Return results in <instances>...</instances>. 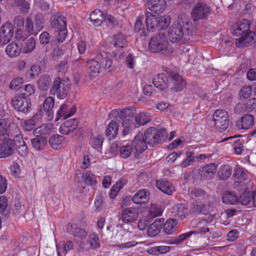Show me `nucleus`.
I'll use <instances>...</instances> for the list:
<instances>
[{"mask_svg": "<svg viewBox=\"0 0 256 256\" xmlns=\"http://www.w3.org/2000/svg\"><path fill=\"white\" fill-rule=\"evenodd\" d=\"M22 128L26 130L30 131L33 130L36 126L35 120L34 118L24 121L22 122Z\"/></svg>", "mask_w": 256, "mask_h": 256, "instance_id": "6e6d98bb", "label": "nucleus"}, {"mask_svg": "<svg viewBox=\"0 0 256 256\" xmlns=\"http://www.w3.org/2000/svg\"><path fill=\"white\" fill-rule=\"evenodd\" d=\"M117 148L118 149V152L121 157L124 158H128L133 152L130 144L126 141L120 143L117 142H113L110 146L111 151L114 152Z\"/></svg>", "mask_w": 256, "mask_h": 256, "instance_id": "2eb2a0df", "label": "nucleus"}, {"mask_svg": "<svg viewBox=\"0 0 256 256\" xmlns=\"http://www.w3.org/2000/svg\"><path fill=\"white\" fill-rule=\"evenodd\" d=\"M250 23L243 20L234 24L232 28V33L236 36L241 37L236 39V44L238 48L246 46L256 42V32H250Z\"/></svg>", "mask_w": 256, "mask_h": 256, "instance_id": "f03ea898", "label": "nucleus"}, {"mask_svg": "<svg viewBox=\"0 0 256 256\" xmlns=\"http://www.w3.org/2000/svg\"><path fill=\"white\" fill-rule=\"evenodd\" d=\"M14 108L19 112H26L32 106L30 100L24 94L16 95L12 100Z\"/></svg>", "mask_w": 256, "mask_h": 256, "instance_id": "ddd939ff", "label": "nucleus"}, {"mask_svg": "<svg viewBox=\"0 0 256 256\" xmlns=\"http://www.w3.org/2000/svg\"><path fill=\"white\" fill-rule=\"evenodd\" d=\"M217 170V166L210 164L204 166L200 170V174L203 178L210 179L215 174Z\"/></svg>", "mask_w": 256, "mask_h": 256, "instance_id": "5701e85b", "label": "nucleus"}, {"mask_svg": "<svg viewBox=\"0 0 256 256\" xmlns=\"http://www.w3.org/2000/svg\"><path fill=\"white\" fill-rule=\"evenodd\" d=\"M136 56L132 54H128L125 60V65L129 69H133L136 65Z\"/></svg>", "mask_w": 256, "mask_h": 256, "instance_id": "5fc2aeb1", "label": "nucleus"}, {"mask_svg": "<svg viewBox=\"0 0 256 256\" xmlns=\"http://www.w3.org/2000/svg\"><path fill=\"white\" fill-rule=\"evenodd\" d=\"M148 48L152 52H161L164 55H168L174 52L173 48L169 44L166 36L162 34H158L152 37L150 40Z\"/></svg>", "mask_w": 256, "mask_h": 256, "instance_id": "20e7f679", "label": "nucleus"}, {"mask_svg": "<svg viewBox=\"0 0 256 256\" xmlns=\"http://www.w3.org/2000/svg\"><path fill=\"white\" fill-rule=\"evenodd\" d=\"M24 82L23 78L16 77L10 82L9 88L11 90L17 89L24 83Z\"/></svg>", "mask_w": 256, "mask_h": 256, "instance_id": "13d9d810", "label": "nucleus"}, {"mask_svg": "<svg viewBox=\"0 0 256 256\" xmlns=\"http://www.w3.org/2000/svg\"><path fill=\"white\" fill-rule=\"evenodd\" d=\"M16 134L14 136L16 140L14 142L16 144V146L18 147V150L19 154L22 156H25L28 152L27 146L22 140L19 131L16 128Z\"/></svg>", "mask_w": 256, "mask_h": 256, "instance_id": "c756f323", "label": "nucleus"}, {"mask_svg": "<svg viewBox=\"0 0 256 256\" xmlns=\"http://www.w3.org/2000/svg\"><path fill=\"white\" fill-rule=\"evenodd\" d=\"M54 100L52 96L47 97L44 102L43 108L45 112L52 113L53 107L54 106Z\"/></svg>", "mask_w": 256, "mask_h": 256, "instance_id": "8fccbe9b", "label": "nucleus"}, {"mask_svg": "<svg viewBox=\"0 0 256 256\" xmlns=\"http://www.w3.org/2000/svg\"><path fill=\"white\" fill-rule=\"evenodd\" d=\"M51 92L54 94L56 95L58 98L63 99L67 94L68 86L60 78H57L54 82Z\"/></svg>", "mask_w": 256, "mask_h": 256, "instance_id": "dca6fc26", "label": "nucleus"}, {"mask_svg": "<svg viewBox=\"0 0 256 256\" xmlns=\"http://www.w3.org/2000/svg\"><path fill=\"white\" fill-rule=\"evenodd\" d=\"M14 24L16 28V36L18 39H23L32 34L34 25L32 20L27 18L26 24L24 19L20 16H16L14 19Z\"/></svg>", "mask_w": 256, "mask_h": 256, "instance_id": "423d86ee", "label": "nucleus"}, {"mask_svg": "<svg viewBox=\"0 0 256 256\" xmlns=\"http://www.w3.org/2000/svg\"><path fill=\"white\" fill-rule=\"evenodd\" d=\"M148 8L152 12L160 14L164 12L166 6V0H148Z\"/></svg>", "mask_w": 256, "mask_h": 256, "instance_id": "412c9836", "label": "nucleus"}, {"mask_svg": "<svg viewBox=\"0 0 256 256\" xmlns=\"http://www.w3.org/2000/svg\"><path fill=\"white\" fill-rule=\"evenodd\" d=\"M66 142L65 138L58 134L50 136L48 140V143L52 148L54 150H60L63 147Z\"/></svg>", "mask_w": 256, "mask_h": 256, "instance_id": "b1692460", "label": "nucleus"}, {"mask_svg": "<svg viewBox=\"0 0 256 256\" xmlns=\"http://www.w3.org/2000/svg\"><path fill=\"white\" fill-rule=\"evenodd\" d=\"M10 172L14 177H18L21 173V169L18 164L14 162L10 166Z\"/></svg>", "mask_w": 256, "mask_h": 256, "instance_id": "e2e57ef3", "label": "nucleus"}, {"mask_svg": "<svg viewBox=\"0 0 256 256\" xmlns=\"http://www.w3.org/2000/svg\"><path fill=\"white\" fill-rule=\"evenodd\" d=\"M118 124L114 120H111L106 128V134L110 139H114L118 135Z\"/></svg>", "mask_w": 256, "mask_h": 256, "instance_id": "473e14b6", "label": "nucleus"}, {"mask_svg": "<svg viewBox=\"0 0 256 256\" xmlns=\"http://www.w3.org/2000/svg\"><path fill=\"white\" fill-rule=\"evenodd\" d=\"M22 50L18 43L12 42L8 44L6 48V52L10 58H16L18 56Z\"/></svg>", "mask_w": 256, "mask_h": 256, "instance_id": "2f4dec72", "label": "nucleus"}, {"mask_svg": "<svg viewBox=\"0 0 256 256\" xmlns=\"http://www.w3.org/2000/svg\"><path fill=\"white\" fill-rule=\"evenodd\" d=\"M131 111L130 109L114 110L110 112V115L119 118H120L125 117L124 120L122 122V127L123 128L122 134L124 136L127 135L129 132L138 127L134 120L133 116H127L130 114Z\"/></svg>", "mask_w": 256, "mask_h": 256, "instance_id": "0eeeda50", "label": "nucleus"}, {"mask_svg": "<svg viewBox=\"0 0 256 256\" xmlns=\"http://www.w3.org/2000/svg\"><path fill=\"white\" fill-rule=\"evenodd\" d=\"M163 222L159 220H156L152 224H151L148 228V234L150 236H154L160 231Z\"/></svg>", "mask_w": 256, "mask_h": 256, "instance_id": "e433bc0d", "label": "nucleus"}, {"mask_svg": "<svg viewBox=\"0 0 256 256\" xmlns=\"http://www.w3.org/2000/svg\"><path fill=\"white\" fill-rule=\"evenodd\" d=\"M54 132V128L52 125L51 124H46L34 129V134L36 136H42L49 134Z\"/></svg>", "mask_w": 256, "mask_h": 256, "instance_id": "72a5a7b5", "label": "nucleus"}, {"mask_svg": "<svg viewBox=\"0 0 256 256\" xmlns=\"http://www.w3.org/2000/svg\"><path fill=\"white\" fill-rule=\"evenodd\" d=\"M163 210H164L161 206L156 204H152L148 210L150 217L154 218L160 216L162 215Z\"/></svg>", "mask_w": 256, "mask_h": 256, "instance_id": "49530a36", "label": "nucleus"}, {"mask_svg": "<svg viewBox=\"0 0 256 256\" xmlns=\"http://www.w3.org/2000/svg\"><path fill=\"white\" fill-rule=\"evenodd\" d=\"M110 40L112 44L116 48H124L128 44L126 36L121 33L113 35Z\"/></svg>", "mask_w": 256, "mask_h": 256, "instance_id": "393cba45", "label": "nucleus"}, {"mask_svg": "<svg viewBox=\"0 0 256 256\" xmlns=\"http://www.w3.org/2000/svg\"><path fill=\"white\" fill-rule=\"evenodd\" d=\"M232 170L230 166H222L219 170L218 174L220 178L226 180L231 175Z\"/></svg>", "mask_w": 256, "mask_h": 256, "instance_id": "603ef678", "label": "nucleus"}, {"mask_svg": "<svg viewBox=\"0 0 256 256\" xmlns=\"http://www.w3.org/2000/svg\"><path fill=\"white\" fill-rule=\"evenodd\" d=\"M104 14L100 10L96 9L90 14L92 24L95 26H100L104 21Z\"/></svg>", "mask_w": 256, "mask_h": 256, "instance_id": "c85d7f7f", "label": "nucleus"}, {"mask_svg": "<svg viewBox=\"0 0 256 256\" xmlns=\"http://www.w3.org/2000/svg\"><path fill=\"white\" fill-rule=\"evenodd\" d=\"M167 131L164 128H150L144 133V138L149 145L160 143L167 136Z\"/></svg>", "mask_w": 256, "mask_h": 256, "instance_id": "6e6552de", "label": "nucleus"}, {"mask_svg": "<svg viewBox=\"0 0 256 256\" xmlns=\"http://www.w3.org/2000/svg\"><path fill=\"white\" fill-rule=\"evenodd\" d=\"M222 202L226 204H236L238 202V198L234 193L226 192L222 195Z\"/></svg>", "mask_w": 256, "mask_h": 256, "instance_id": "79ce46f5", "label": "nucleus"}, {"mask_svg": "<svg viewBox=\"0 0 256 256\" xmlns=\"http://www.w3.org/2000/svg\"><path fill=\"white\" fill-rule=\"evenodd\" d=\"M170 246H156L150 248L148 252L150 254L154 255L164 254L168 252L170 250Z\"/></svg>", "mask_w": 256, "mask_h": 256, "instance_id": "a18cd8bd", "label": "nucleus"}, {"mask_svg": "<svg viewBox=\"0 0 256 256\" xmlns=\"http://www.w3.org/2000/svg\"><path fill=\"white\" fill-rule=\"evenodd\" d=\"M215 126L222 130H225L228 126V113L223 110H217L213 115Z\"/></svg>", "mask_w": 256, "mask_h": 256, "instance_id": "9b49d317", "label": "nucleus"}, {"mask_svg": "<svg viewBox=\"0 0 256 256\" xmlns=\"http://www.w3.org/2000/svg\"><path fill=\"white\" fill-rule=\"evenodd\" d=\"M16 144L11 138L4 140L0 142V158H5L11 156L16 148Z\"/></svg>", "mask_w": 256, "mask_h": 256, "instance_id": "f3484780", "label": "nucleus"}, {"mask_svg": "<svg viewBox=\"0 0 256 256\" xmlns=\"http://www.w3.org/2000/svg\"><path fill=\"white\" fill-rule=\"evenodd\" d=\"M156 185L158 190L167 194H172L175 191L174 186L164 180H156Z\"/></svg>", "mask_w": 256, "mask_h": 256, "instance_id": "a878e982", "label": "nucleus"}, {"mask_svg": "<svg viewBox=\"0 0 256 256\" xmlns=\"http://www.w3.org/2000/svg\"><path fill=\"white\" fill-rule=\"evenodd\" d=\"M195 31L196 28L190 22L188 16L182 14L174 22L168 32V36L172 43H184L192 38Z\"/></svg>", "mask_w": 256, "mask_h": 256, "instance_id": "f257e3e1", "label": "nucleus"}, {"mask_svg": "<svg viewBox=\"0 0 256 256\" xmlns=\"http://www.w3.org/2000/svg\"><path fill=\"white\" fill-rule=\"evenodd\" d=\"M103 22L111 28L118 26V20L114 16L108 14H104Z\"/></svg>", "mask_w": 256, "mask_h": 256, "instance_id": "3c124183", "label": "nucleus"}, {"mask_svg": "<svg viewBox=\"0 0 256 256\" xmlns=\"http://www.w3.org/2000/svg\"><path fill=\"white\" fill-rule=\"evenodd\" d=\"M210 0L206 2L204 1H197L194 6L191 12L192 18L194 21L205 20L209 16L212 12L208 4Z\"/></svg>", "mask_w": 256, "mask_h": 256, "instance_id": "1a4fd4ad", "label": "nucleus"}, {"mask_svg": "<svg viewBox=\"0 0 256 256\" xmlns=\"http://www.w3.org/2000/svg\"><path fill=\"white\" fill-rule=\"evenodd\" d=\"M172 216L180 220L186 218L188 214V210L184 204H176L173 206L171 211Z\"/></svg>", "mask_w": 256, "mask_h": 256, "instance_id": "bb28decb", "label": "nucleus"}, {"mask_svg": "<svg viewBox=\"0 0 256 256\" xmlns=\"http://www.w3.org/2000/svg\"><path fill=\"white\" fill-rule=\"evenodd\" d=\"M254 124V118L251 114H246L244 116L240 121L238 122V124L242 128L246 129L250 128Z\"/></svg>", "mask_w": 256, "mask_h": 256, "instance_id": "ea45409f", "label": "nucleus"}, {"mask_svg": "<svg viewBox=\"0 0 256 256\" xmlns=\"http://www.w3.org/2000/svg\"><path fill=\"white\" fill-rule=\"evenodd\" d=\"M40 68L38 64L32 65L26 73V76L31 80L34 79L40 72Z\"/></svg>", "mask_w": 256, "mask_h": 256, "instance_id": "09e8293b", "label": "nucleus"}, {"mask_svg": "<svg viewBox=\"0 0 256 256\" xmlns=\"http://www.w3.org/2000/svg\"><path fill=\"white\" fill-rule=\"evenodd\" d=\"M178 222L172 218L168 219L164 224L163 230L167 234H172L176 230Z\"/></svg>", "mask_w": 256, "mask_h": 256, "instance_id": "4c0bfd02", "label": "nucleus"}, {"mask_svg": "<svg viewBox=\"0 0 256 256\" xmlns=\"http://www.w3.org/2000/svg\"><path fill=\"white\" fill-rule=\"evenodd\" d=\"M36 47V40L33 38H30L23 40L22 44L21 50L24 54L32 52Z\"/></svg>", "mask_w": 256, "mask_h": 256, "instance_id": "58836bf2", "label": "nucleus"}, {"mask_svg": "<svg viewBox=\"0 0 256 256\" xmlns=\"http://www.w3.org/2000/svg\"><path fill=\"white\" fill-rule=\"evenodd\" d=\"M138 127L146 124L150 120L149 114L144 112H142L133 117Z\"/></svg>", "mask_w": 256, "mask_h": 256, "instance_id": "37998d69", "label": "nucleus"}, {"mask_svg": "<svg viewBox=\"0 0 256 256\" xmlns=\"http://www.w3.org/2000/svg\"><path fill=\"white\" fill-rule=\"evenodd\" d=\"M52 80L49 75L44 74L40 76L38 85V88L42 90H47L51 83Z\"/></svg>", "mask_w": 256, "mask_h": 256, "instance_id": "a19ab883", "label": "nucleus"}, {"mask_svg": "<svg viewBox=\"0 0 256 256\" xmlns=\"http://www.w3.org/2000/svg\"><path fill=\"white\" fill-rule=\"evenodd\" d=\"M77 126L78 121L74 118H72L66 120L60 126V131L63 134H68L76 129Z\"/></svg>", "mask_w": 256, "mask_h": 256, "instance_id": "cd10ccee", "label": "nucleus"}, {"mask_svg": "<svg viewBox=\"0 0 256 256\" xmlns=\"http://www.w3.org/2000/svg\"><path fill=\"white\" fill-rule=\"evenodd\" d=\"M172 86L171 89L176 92L182 90L186 86V82L178 74H174L172 78Z\"/></svg>", "mask_w": 256, "mask_h": 256, "instance_id": "f704fd0d", "label": "nucleus"}, {"mask_svg": "<svg viewBox=\"0 0 256 256\" xmlns=\"http://www.w3.org/2000/svg\"><path fill=\"white\" fill-rule=\"evenodd\" d=\"M170 22V18L168 16L154 15L150 12L146 14V26L148 31L154 32L166 28Z\"/></svg>", "mask_w": 256, "mask_h": 256, "instance_id": "39448f33", "label": "nucleus"}, {"mask_svg": "<svg viewBox=\"0 0 256 256\" xmlns=\"http://www.w3.org/2000/svg\"><path fill=\"white\" fill-rule=\"evenodd\" d=\"M125 184L124 180H120L112 188L110 192V196L111 198H114L118 194L119 191Z\"/></svg>", "mask_w": 256, "mask_h": 256, "instance_id": "de8ad7c7", "label": "nucleus"}, {"mask_svg": "<svg viewBox=\"0 0 256 256\" xmlns=\"http://www.w3.org/2000/svg\"><path fill=\"white\" fill-rule=\"evenodd\" d=\"M52 24L56 32L58 34L57 40L59 42L64 40L67 36L66 23L65 18L62 16L54 15L52 18Z\"/></svg>", "mask_w": 256, "mask_h": 256, "instance_id": "9d476101", "label": "nucleus"}, {"mask_svg": "<svg viewBox=\"0 0 256 256\" xmlns=\"http://www.w3.org/2000/svg\"><path fill=\"white\" fill-rule=\"evenodd\" d=\"M31 143L34 149L39 150L44 148L46 144V140L42 136H36L31 140Z\"/></svg>", "mask_w": 256, "mask_h": 256, "instance_id": "c03bdc74", "label": "nucleus"}, {"mask_svg": "<svg viewBox=\"0 0 256 256\" xmlns=\"http://www.w3.org/2000/svg\"><path fill=\"white\" fill-rule=\"evenodd\" d=\"M186 158L183 160L181 164V166L186 168L189 166L193 162L194 156V153L192 152H187L186 153Z\"/></svg>", "mask_w": 256, "mask_h": 256, "instance_id": "338daca9", "label": "nucleus"}, {"mask_svg": "<svg viewBox=\"0 0 256 256\" xmlns=\"http://www.w3.org/2000/svg\"><path fill=\"white\" fill-rule=\"evenodd\" d=\"M150 194L146 189L138 190L132 198V202L137 204H146L150 200Z\"/></svg>", "mask_w": 256, "mask_h": 256, "instance_id": "4be33fe9", "label": "nucleus"}, {"mask_svg": "<svg viewBox=\"0 0 256 256\" xmlns=\"http://www.w3.org/2000/svg\"><path fill=\"white\" fill-rule=\"evenodd\" d=\"M195 233L194 231H190L188 232L184 233L180 235L178 237L175 238L174 242H170V244H179L187 238L193 234Z\"/></svg>", "mask_w": 256, "mask_h": 256, "instance_id": "bf43d9fd", "label": "nucleus"}, {"mask_svg": "<svg viewBox=\"0 0 256 256\" xmlns=\"http://www.w3.org/2000/svg\"><path fill=\"white\" fill-rule=\"evenodd\" d=\"M22 90L24 91V92L21 94H24V96H30L33 94L36 91L35 86L32 84H25L22 87Z\"/></svg>", "mask_w": 256, "mask_h": 256, "instance_id": "680f3d73", "label": "nucleus"}, {"mask_svg": "<svg viewBox=\"0 0 256 256\" xmlns=\"http://www.w3.org/2000/svg\"><path fill=\"white\" fill-rule=\"evenodd\" d=\"M190 196L193 199H197L198 200L204 201L202 204H198V208L201 212L206 214L210 210V206L206 200L208 198V196L202 190L196 188L190 192Z\"/></svg>", "mask_w": 256, "mask_h": 256, "instance_id": "f8f14e48", "label": "nucleus"}, {"mask_svg": "<svg viewBox=\"0 0 256 256\" xmlns=\"http://www.w3.org/2000/svg\"><path fill=\"white\" fill-rule=\"evenodd\" d=\"M44 20L43 16L40 14L36 15L34 20L35 28L38 30H40L44 24Z\"/></svg>", "mask_w": 256, "mask_h": 256, "instance_id": "69168bd1", "label": "nucleus"}, {"mask_svg": "<svg viewBox=\"0 0 256 256\" xmlns=\"http://www.w3.org/2000/svg\"><path fill=\"white\" fill-rule=\"evenodd\" d=\"M76 112V108L74 106H68L63 104L58 110L56 114V121H58L60 118L66 119L72 116Z\"/></svg>", "mask_w": 256, "mask_h": 256, "instance_id": "aec40b11", "label": "nucleus"}, {"mask_svg": "<svg viewBox=\"0 0 256 256\" xmlns=\"http://www.w3.org/2000/svg\"><path fill=\"white\" fill-rule=\"evenodd\" d=\"M253 200V198L248 193H244L240 197L238 202L242 205L246 206Z\"/></svg>", "mask_w": 256, "mask_h": 256, "instance_id": "0e129e2a", "label": "nucleus"}, {"mask_svg": "<svg viewBox=\"0 0 256 256\" xmlns=\"http://www.w3.org/2000/svg\"><path fill=\"white\" fill-rule=\"evenodd\" d=\"M153 84L156 88L164 90L168 87V78L164 74H159L154 78Z\"/></svg>", "mask_w": 256, "mask_h": 256, "instance_id": "7c9ffc66", "label": "nucleus"}, {"mask_svg": "<svg viewBox=\"0 0 256 256\" xmlns=\"http://www.w3.org/2000/svg\"><path fill=\"white\" fill-rule=\"evenodd\" d=\"M138 216V209L135 207H130L123 209L121 214V218L124 222L129 224L136 222Z\"/></svg>", "mask_w": 256, "mask_h": 256, "instance_id": "a211bd4d", "label": "nucleus"}, {"mask_svg": "<svg viewBox=\"0 0 256 256\" xmlns=\"http://www.w3.org/2000/svg\"><path fill=\"white\" fill-rule=\"evenodd\" d=\"M96 58V60L92 59L86 62L89 76L92 78L97 77L102 71V68L98 60L102 63L104 68L106 72H110L112 70L111 66L112 62L107 52H98Z\"/></svg>", "mask_w": 256, "mask_h": 256, "instance_id": "7ed1b4c3", "label": "nucleus"}, {"mask_svg": "<svg viewBox=\"0 0 256 256\" xmlns=\"http://www.w3.org/2000/svg\"><path fill=\"white\" fill-rule=\"evenodd\" d=\"M252 92V88L250 86H243L240 92V96L241 98H248Z\"/></svg>", "mask_w": 256, "mask_h": 256, "instance_id": "052dcab7", "label": "nucleus"}, {"mask_svg": "<svg viewBox=\"0 0 256 256\" xmlns=\"http://www.w3.org/2000/svg\"><path fill=\"white\" fill-rule=\"evenodd\" d=\"M82 178L86 184L90 186H95L98 182V176L90 171H86L82 175Z\"/></svg>", "mask_w": 256, "mask_h": 256, "instance_id": "c9c22d12", "label": "nucleus"}, {"mask_svg": "<svg viewBox=\"0 0 256 256\" xmlns=\"http://www.w3.org/2000/svg\"><path fill=\"white\" fill-rule=\"evenodd\" d=\"M135 158H138L146 148L147 144L144 135L142 134H138L130 143Z\"/></svg>", "mask_w": 256, "mask_h": 256, "instance_id": "4468645a", "label": "nucleus"}, {"mask_svg": "<svg viewBox=\"0 0 256 256\" xmlns=\"http://www.w3.org/2000/svg\"><path fill=\"white\" fill-rule=\"evenodd\" d=\"M245 107L248 112H252L256 110V98L248 100L245 104Z\"/></svg>", "mask_w": 256, "mask_h": 256, "instance_id": "774afa93", "label": "nucleus"}, {"mask_svg": "<svg viewBox=\"0 0 256 256\" xmlns=\"http://www.w3.org/2000/svg\"><path fill=\"white\" fill-rule=\"evenodd\" d=\"M88 242L90 244V248L92 249L98 248L100 246L98 236L95 233L90 235Z\"/></svg>", "mask_w": 256, "mask_h": 256, "instance_id": "864d4df0", "label": "nucleus"}, {"mask_svg": "<svg viewBox=\"0 0 256 256\" xmlns=\"http://www.w3.org/2000/svg\"><path fill=\"white\" fill-rule=\"evenodd\" d=\"M56 246L58 245L60 246V252H62V253L66 255L70 250H72L74 248V244L72 241H68L66 242H63L62 244V248H61L60 246V244H56Z\"/></svg>", "mask_w": 256, "mask_h": 256, "instance_id": "4d7b16f0", "label": "nucleus"}, {"mask_svg": "<svg viewBox=\"0 0 256 256\" xmlns=\"http://www.w3.org/2000/svg\"><path fill=\"white\" fill-rule=\"evenodd\" d=\"M14 34L13 26L10 22L4 24L0 28V40L4 45H6L12 39Z\"/></svg>", "mask_w": 256, "mask_h": 256, "instance_id": "6ab92c4d", "label": "nucleus"}]
</instances>
